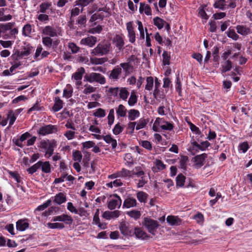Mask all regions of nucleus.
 <instances>
[{
    "mask_svg": "<svg viewBox=\"0 0 252 252\" xmlns=\"http://www.w3.org/2000/svg\"><path fill=\"white\" fill-rule=\"evenodd\" d=\"M133 178L136 182L137 188H142L148 182V178L140 166L135 167L132 170Z\"/></svg>",
    "mask_w": 252,
    "mask_h": 252,
    "instance_id": "1",
    "label": "nucleus"
},
{
    "mask_svg": "<svg viewBox=\"0 0 252 252\" xmlns=\"http://www.w3.org/2000/svg\"><path fill=\"white\" fill-rule=\"evenodd\" d=\"M84 81H87L90 83L96 82L101 85H103L106 83L105 78L100 73L92 72L90 74H86L84 76Z\"/></svg>",
    "mask_w": 252,
    "mask_h": 252,
    "instance_id": "2",
    "label": "nucleus"
},
{
    "mask_svg": "<svg viewBox=\"0 0 252 252\" xmlns=\"http://www.w3.org/2000/svg\"><path fill=\"white\" fill-rule=\"evenodd\" d=\"M111 48L109 43H99L93 50L92 54L95 56H103L109 53Z\"/></svg>",
    "mask_w": 252,
    "mask_h": 252,
    "instance_id": "3",
    "label": "nucleus"
},
{
    "mask_svg": "<svg viewBox=\"0 0 252 252\" xmlns=\"http://www.w3.org/2000/svg\"><path fill=\"white\" fill-rule=\"evenodd\" d=\"M143 225L147 229L148 232L153 235H155L156 229L159 225L157 220L148 218L144 219Z\"/></svg>",
    "mask_w": 252,
    "mask_h": 252,
    "instance_id": "4",
    "label": "nucleus"
},
{
    "mask_svg": "<svg viewBox=\"0 0 252 252\" xmlns=\"http://www.w3.org/2000/svg\"><path fill=\"white\" fill-rule=\"evenodd\" d=\"M112 41L114 47L116 48V54H118L124 50L125 43L122 35H116L113 37Z\"/></svg>",
    "mask_w": 252,
    "mask_h": 252,
    "instance_id": "5",
    "label": "nucleus"
},
{
    "mask_svg": "<svg viewBox=\"0 0 252 252\" xmlns=\"http://www.w3.org/2000/svg\"><path fill=\"white\" fill-rule=\"evenodd\" d=\"M58 131V127L55 125H48L41 127L37 133L41 135H46Z\"/></svg>",
    "mask_w": 252,
    "mask_h": 252,
    "instance_id": "6",
    "label": "nucleus"
},
{
    "mask_svg": "<svg viewBox=\"0 0 252 252\" xmlns=\"http://www.w3.org/2000/svg\"><path fill=\"white\" fill-rule=\"evenodd\" d=\"M113 197L114 198L110 200L107 202V207L111 210H114L117 208L119 209L122 202V199L118 195L114 194Z\"/></svg>",
    "mask_w": 252,
    "mask_h": 252,
    "instance_id": "7",
    "label": "nucleus"
},
{
    "mask_svg": "<svg viewBox=\"0 0 252 252\" xmlns=\"http://www.w3.org/2000/svg\"><path fill=\"white\" fill-rule=\"evenodd\" d=\"M119 229L121 233L124 236H131L133 234V228L126 221L120 223Z\"/></svg>",
    "mask_w": 252,
    "mask_h": 252,
    "instance_id": "8",
    "label": "nucleus"
},
{
    "mask_svg": "<svg viewBox=\"0 0 252 252\" xmlns=\"http://www.w3.org/2000/svg\"><path fill=\"white\" fill-rule=\"evenodd\" d=\"M207 158V155L205 153L195 156L193 159V166L197 169L200 168L204 165L205 160Z\"/></svg>",
    "mask_w": 252,
    "mask_h": 252,
    "instance_id": "9",
    "label": "nucleus"
},
{
    "mask_svg": "<svg viewBox=\"0 0 252 252\" xmlns=\"http://www.w3.org/2000/svg\"><path fill=\"white\" fill-rule=\"evenodd\" d=\"M52 221H63L66 224H70L72 223L73 219L70 216L66 214H63L61 216L54 217L52 219Z\"/></svg>",
    "mask_w": 252,
    "mask_h": 252,
    "instance_id": "10",
    "label": "nucleus"
},
{
    "mask_svg": "<svg viewBox=\"0 0 252 252\" xmlns=\"http://www.w3.org/2000/svg\"><path fill=\"white\" fill-rule=\"evenodd\" d=\"M56 141L55 140L50 141L49 140H42L40 141L39 147L44 149L45 152L50 149L52 147H56Z\"/></svg>",
    "mask_w": 252,
    "mask_h": 252,
    "instance_id": "11",
    "label": "nucleus"
},
{
    "mask_svg": "<svg viewBox=\"0 0 252 252\" xmlns=\"http://www.w3.org/2000/svg\"><path fill=\"white\" fill-rule=\"evenodd\" d=\"M42 33L50 37H55L57 35V30L50 26H47L43 28L42 30Z\"/></svg>",
    "mask_w": 252,
    "mask_h": 252,
    "instance_id": "12",
    "label": "nucleus"
},
{
    "mask_svg": "<svg viewBox=\"0 0 252 252\" xmlns=\"http://www.w3.org/2000/svg\"><path fill=\"white\" fill-rule=\"evenodd\" d=\"M96 42L97 38L96 37L90 36L82 39L80 41V43L82 45L93 47Z\"/></svg>",
    "mask_w": 252,
    "mask_h": 252,
    "instance_id": "13",
    "label": "nucleus"
},
{
    "mask_svg": "<svg viewBox=\"0 0 252 252\" xmlns=\"http://www.w3.org/2000/svg\"><path fill=\"white\" fill-rule=\"evenodd\" d=\"M120 215V212L118 210H115L112 212L106 211L103 213L102 217L106 220H109L112 219L117 218Z\"/></svg>",
    "mask_w": 252,
    "mask_h": 252,
    "instance_id": "14",
    "label": "nucleus"
},
{
    "mask_svg": "<svg viewBox=\"0 0 252 252\" xmlns=\"http://www.w3.org/2000/svg\"><path fill=\"white\" fill-rule=\"evenodd\" d=\"M126 29L128 33L129 42L131 43H134L135 41V34L131 22L127 23Z\"/></svg>",
    "mask_w": 252,
    "mask_h": 252,
    "instance_id": "15",
    "label": "nucleus"
},
{
    "mask_svg": "<svg viewBox=\"0 0 252 252\" xmlns=\"http://www.w3.org/2000/svg\"><path fill=\"white\" fill-rule=\"evenodd\" d=\"M133 234H135L136 238L142 240L147 239L148 238H150V236L148 235L141 228H135L134 231L133 232Z\"/></svg>",
    "mask_w": 252,
    "mask_h": 252,
    "instance_id": "16",
    "label": "nucleus"
},
{
    "mask_svg": "<svg viewBox=\"0 0 252 252\" xmlns=\"http://www.w3.org/2000/svg\"><path fill=\"white\" fill-rule=\"evenodd\" d=\"M122 73L121 67L117 66L111 71L109 77L110 79L116 80L119 78V76Z\"/></svg>",
    "mask_w": 252,
    "mask_h": 252,
    "instance_id": "17",
    "label": "nucleus"
},
{
    "mask_svg": "<svg viewBox=\"0 0 252 252\" xmlns=\"http://www.w3.org/2000/svg\"><path fill=\"white\" fill-rule=\"evenodd\" d=\"M136 205L137 202L135 198L133 197H127L124 200L123 207L129 208L130 207H135Z\"/></svg>",
    "mask_w": 252,
    "mask_h": 252,
    "instance_id": "18",
    "label": "nucleus"
},
{
    "mask_svg": "<svg viewBox=\"0 0 252 252\" xmlns=\"http://www.w3.org/2000/svg\"><path fill=\"white\" fill-rule=\"evenodd\" d=\"M166 220L171 225H178L181 223V220L179 218L173 216H168Z\"/></svg>",
    "mask_w": 252,
    "mask_h": 252,
    "instance_id": "19",
    "label": "nucleus"
},
{
    "mask_svg": "<svg viewBox=\"0 0 252 252\" xmlns=\"http://www.w3.org/2000/svg\"><path fill=\"white\" fill-rule=\"evenodd\" d=\"M102 139L107 143L111 144L112 149H115L116 148L117 146V141L113 139L111 135L102 136Z\"/></svg>",
    "mask_w": 252,
    "mask_h": 252,
    "instance_id": "20",
    "label": "nucleus"
},
{
    "mask_svg": "<svg viewBox=\"0 0 252 252\" xmlns=\"http://www.w3.org/2000/svg\"><path fill=\"white\" fill-rule=\"evenodd\" d=\"M15 23L14 22H9L6 24H0V32L1 33H5L7 31L10 30L13 27Z\"/></svg>",
    "mask_w": 252,
    "mask_h": 252,
    "instance_id": "21",
    "label": "nucleus"
},
{
    "mask_svg": "<svg viewBox=\"0 0 252 252\" xmlns=\"http://www.w3.org/2000/svg\"><path fill=\"white\" fill-rule=\"evenodd\" d=\"M66 200L65 195L62 192H60L55 196L53 201L57 204L61 205L65 202Z\"/></svg>",
    "mask_w": 252,
    "mask_h": 252,
    "instance_id": "22",
    "label": "nucleus"
},
{
    "mask_svg": "<svg viewBox=\"0 0 252 252\" xmlns=\"http://www.w3.org/2000/svg\"><path fill=\"white\" fill-rule=\"evenodd\" d=\"M237 32L238 33L243 35H248L250 32V29L246 26L238 25L236 27Z\"/></svg>",
    "mask_w": 252,
    "mask_h": 252,
    "instance_id": "23",
    "label": "nucleus"
},
{
    "mask_svg": "<svg viewBox=\"0 0 252 252\" xmlns=\"http://www.w3.org/2000/svg\"><path fill=\"white\" fill-rule=\"evenodd\" d=\"M85 72V70L84 68L82 67H80L72 74V78H74V80H81Z\"/></svg>",
    "mask_w": 252,
    "mask_h": 252,
    "instance_id": "24",
    "label": "nucleus"
},
{
    "mask_svg": "<svg viewBox=\"0 0 252 252\" xmlns=\"http://www.w3.org/2000/svg\"><path fill=\"white\" fill-rule=\"evenodd\" d=\"M139 11L140 13L144 12L145 14L148 16L152 15L151 9L150 6L142 2L140 3Z\"/></svg>",
    "mask_w": 252,
    "mask_h": 252,
    "instance_id": "25",
    "label": "nucleus"
},
{
    "mask_svg": "<svg viewBox=\"0 0 252 252\" xmlns=\"http://www.w3.org/2000/svg\"><path fill=\"white\" fill-rule=\"evenodd\" d=\"M63 107V101L59 97H56L55 99V104L53 107V110L55 112L60 110Z\"/></svg>",
    "mask_w": 252,
    "mask_h": 252,
    "instance_id": "26",
    "label": "nucleus"
},
{
    "mask_svg": "<svg viewBox=\"0 0 252 252\" xmlns=\"http://www.w3.org/2000/svg\"><path fill=\"white\" fill-rule=\"evenodd\" d=\"M118 172V176L120 177L126 178L132 177V171H129L126 168H123L121 171Z\"/></svg>",
    "mask_w": 252,
    "mask_h": 252,
    "instance_id": "27",
    "label": "nucleus"
},
{
    "mask_svg": "<svg viewBox=\"0 0 252 252\" xmlns=\"http://www.w3.org/2000/svg\"><path fill=\"white\" fill-rule=\"evenodd\" d=\"M192 144L194 147H196L197 149H199L201 151L205 150L210 145V143L207 141L202 142L200 144H199L195 141Z\"/></svg>",
    "mask_w": 252,
    "mask_h": 252,
    "instance_id": "28",
    "label": "nucleus"
},
{
    "mask_svg": "<svg viewBox=\"0 0 252 252\" xmlns=\"http://www.w3.org/2000/svg\"><path fill=\"white\" fill-rule=\"evenodd\" d=\"M29 227V223L24 220H19L16 223V227L18 230L24 231Z\"/></svg>",
    "mask_w": 252,
    "mask_h": 252,
    "instance_id": "29",
    "label": "nucleus"
},
{
    "mask_svg": "<svg viewBox=\"0 0 252 252\" xmlns=\"http://www.w3.org/2000/svg\"><path fill=\"white\" fill-rule=\"evenodd\" d=\"M140 113L137 110L131 109L128 112V118L130 121H133L139 116Z\"/></svg>",
    "mask_w": 252,
    "mask_h": 252,
    "instance_id": "30",
    "label": "nucleus"
},
{
    "mask_svg": "<svg viewBox=\"0 0 252 252\" xmlns=\"http://www.w3.org/2000/svg\"><path fill=\"white\" fill-rule=\"evenodd\" d=\"M116 113L118 117H125L126 116V109L122 104H120L116 109Z\"/></svg>",
    "mask_w": 252,
    "mask_h": 252,
    "instance_id": "31",
    "label": "nucleus"
},
{
    "mask_svg": "<svg viewBox=\"0 0 252 252\" xmlns=\"http://www.w3.org/2000/svg\"><path fill=\"white\" fill-rule=\"evenodd\" d=\"M121 67H122L126 73L129 74L132 72L133 67L131 65L129 62L122 63L120 64Z\"/></svg>",
    "mask_w": 252,
    "mask_h": 252,
    "instance_id": "32",
    "label": "nucleus"
},
{
    "mask_svg": "<svg viewBox=\"0 0 252 252\" xmlns=\"http://www.w3.org/2000/svg\"><path fill=\"white\" fill-rule=\"evenodd\" d=\"M41 167L40 168L42 171L45 173H48L51 172V165L49 161L43 162L41 161Z\"/></svg>",
    "mask_w": 252,
    "mask_h": 252,
    "instance_id": "33",
    "label": "nucleus"
},
{
    "mask_svg": "<svg viewBox=\"0 0 252 252\" xmlns=\"http://www.w3.org/2000/svg\"><path fill=\"white\" fill-rule=\"evenodd\" d=\"M32 28L31 25L27 24L25 25L23 28L22 34L24 36L30 37V34L32 33Z\"/></svg>",
    "mask_w": 252,
    "mask_h": 252,
    "instance_id": "34",
    "label": "nucleus"
},
{
    "mask_svg": "<svg viewBox=\"0 0 252 252\" xmlns=\"http://www.w3.org/2000/svg\"><path fill=\"white\" fill-rule=\"evenodd\" d=\"M154 24L158 29H161L165 23V21L158 17H156L153 19Z\"/></svg>",
    "mask_w": 252,
    "mask_h": 252,
    "instance_id": "35",
    "label": "nucleus"
},
{
    "mask_svg": "<svg viewBox=\"0 0 252 252\" xmlns=\"http://www.w3.org/2000/svg\"><path fill=\"white\" fill-rule=\"evenodd\" d=\"M226 1L225 0H216L213 6L215 8H219L221 10H224L226 5Z\"/></svg>",
    "mask_w": 252,
    "mask_h": 252,
    "instance_id": "36",
    "label": "nucleus"
},
{
    "mask_svg": "<svg viewBox=\"0 0 252 252\" xmlns=\"http://www.w3.org/2000/svg\"><path fill=\"white\" fill-rule=\"evenodd\" d=\"M148 194L144 191H140L137 193V198L141 202H146Z\"/></svg>",
    "mask_w": 252,
    "mask_h": 252,
    "instance_id": "37",
    "label": "nucleus"
},
{
    "mask_svg": "<svg viewBox=\"0 0 252 252\" xmlns=\"http://www.w3.org/2000/svg\"><path fill=\"white\" fill-rule=\"evenodd\" d=\"M147 84L145 86V89L148 91H151L154 86V78L152 76H149L146 78Z\"/></svg>",
    "mask_w": 252,
    "mask_h": 252,
    "instance_id": "38",
    "label": "nucleus"
},
{
    "mask_svg": "<svg viewBox=\"0 0 252 252\" xmlns=\"http://www.w3.org/2000/svg\"><path fill=\"white\" fill-rule=\"evenodd\" d=\"M186 177L182 174H179L176 177V186L182 187L184 185Z\"/></svg>",
    "mask_w": 252,
    "mask_h": 252,
    "instance_id": "39",
    "label": "nucleus"
},
{
    "mask_svg": "<svg viewBox=\"0 0 252 252\" xmlns=\"http://www.w3.org/2000/svg\"><path fill=\"white\" fill-rule=\"evenodd\" d=\"M86 16L85 15H82L79 16L77 21V24L79 25V27L81 28L86 27Z\"/></svg>",
    "mask_w": 252,
    "mask_h": 252,
    "instance_id": "40",
    "label": "nucleus"
},
{
    "mask_svg": "<svg viewBox=\"0 0 252 252\" xmlns=\"http://www.w3.org/2000/svg\"><path fill=\"white\" fill-rule=\"evenodd\" d=\"M42 42L43 44L47 48H50L52 46L53 39L50 36H45L42 38Z\"/></svg>",
    "mask_w": 252,
    "mask_h": 252,
    "instance_id": "41",
    "label": "nucleus"
},
{
    "mask_svg": "<svg viewBox=\"0 0 252 252\" xmlns=\"http://www.w3.org/2000/svg\"><path fill=\"white\" fill-rule=\"evenodd\" d=\"M95 91L96 88L90 85L86 84L84 85V89L83 92L84 94H88L95 92Z\"/></svg>",
    "mask_w": 252,
    "mask_h": 252,
    "instance_id": "42",
    "label": "nucleus"
},
{
    "mask_svg": "<svg viewBox=\"0 0 252 252\" xmlns=\"http://www.w3.org/2000/svg\"><path fill=\"white\" fill-rule=\"evenodd\" d=\"M148 121L144 119H140L137 122H136V126L135 128L136 130H139L144 128L147 124Z\"/></svg>",
    "mask_w": 252,
    "mask_h": 252,
    "instance_id": "43",
    "label": "nucleus"
},
{
    "mask_svg": "<svg viewBox=\"0 0 252 252\" xmlns=\"http://www.w3.org/2000/svg\"><path fill=\"white\" fill-rule=\"evenodd\" d=\"M137 101V96L134 91L131 93L130 97L128 101V104L129 106H133Z\"/></svg>",
    "mask_w": 252,
    "mask_h": 252,
    "instance_id": "44",
    "label": "nucleus"
},
{
    "mask_svg": "<svg viewBox=\"0 0 252 252\" xmlns=\"http://www.w3.org/2000/svg\"><path fill=\"white\" fill-rule=\"evenodd\" d=\"M129 95V92L126 88H122L119 91L120 97L123 100H126Z\"/></svg>",
    "mask_w": 252,
    "mask_h": 252,
    "instance_id": "45",
    "label": "nucleus"
},
{
    "mask_svg": "<svg viewBox=\"0 0 252 252\" xmlns=\"http://www.w3.org/2000/svg\"><path fill=\"white\" fill-rule=\"evenodd\" d=\"M48 227L51 229H63L64 227V225L63 223L55 222V223H51L48 222L47 224Z\"/></svg>",
    "mask_w": 252,
    "mask_h": 252,
    "instance_id": "46",
    "label": "nucleus"
},
{
    "mask_svg": "<svg viewBox=\"0 0 252 252\" xmlns=\"http://www.w3.org/2000/svg\"><path fill=\"white\" fill-rule=\"evenodd\" d=\"M32 49V46L29 45L26 46L24 48L23 50L20 52V56L21 57L29 56L31 54Z\"/></svg>",
    "mask_w": 252,
    "mask_h": 252,
    "instance_id": "47",
    "label": "nucleus"
},
{
    "mask_svg": "<svg viewBox=\"0 0 252 252\" xmlns=\"http://www.w3.org/2000/svg\"><path fill=\"white\" fill-rule=\"evenodd\" d=\"M232 68V62L230 60H227L222 66L221 72H225L230 70Z\"/></svg>",
    "mask_w": 252,
    "mask_h": 252,
    "instance_id": "48",
    "label": "nucleus"
},
{
    "mask_svg": "<svg viewBox=\"0 0 252 252\" xmlns=\"http://www.w3.org/2000/svg\"><path fill=\"white\" fill-rule=\"evenodd\" d=\"M163 64L164 65H169L170 63V55L167 51H164L162 54Z\"/></svg>",
    "mask_w": 252,
    "mask_h": 252,
    "instance_id": "49",
    "label": "nucleus"
},
{
    "mask_svg": "<svg viewBox=\"0 0 252 252\" xmlns=\"http://www.w3.org/2000/svg\"><path fill=\"white\" fill-rule=\"evenodd\" d=\"M93 1L94 0H77L75 2L76 5L85 7Z\"/></svg>",
    "mask_w": 252,
    "mask_h": 252,
    "instance_id": "50",
    "label": "nucleus"
},
{
    "mask_svg": "<svg viewBox=\"0 0 252 252\" xmlns=\"http://www.w3.org/2000/svg\"><path fill=\"white\" fill-rule=\"evenodd\" d=\"M160 128L163 130H171L173 128V125L170 123L163 121V124L160 126Z\"/></svg>",
    "mask_w": 252,
    "mask_h": 252,
    "instance_id": "51",
    "label": "nucleus"
},
{
    "mask_svg": "<svg viewBox=\"0 0 252 252\" xmlns=\"http://www.w3.org/2000/svg\"><path fill=\"white\" fill-rule=\"evenodd\" d=\"M127 214L131 218L136 220L140 217L141 213L138 211L133 210L127 212Z\"/></svg>",
    "mask_w": 252,
    "mask_h": 252,
    "instance_id": "52",
    "label": "nucleus"
},
{
    "mask_svg": "<svg viewBox=\"0 0 252 252\" xmlns=\"http://www.w3.org/2000/svg\"><path fill=\"white\" fill-rule=\"evenodd\" d=\"M108 118V124L109 125L111 126L114 121V109H110L108 116L107 117Z\"/></svg>",
    "mask_w": 252,
    "mask_h": 252,
    "instance_id": "53",
    "label": "nucleus"
},
{
    "mask_svg": "<svg viewBox=\"0 0 252 252\" xmlns=\"http://www.w3.org/2000/svg\"><path fill=\"white\" fill-rule=\"evenodd\" d=\"M123 129L124 127L122 126L120 123H118L115 126L113 129V132L115 135H118L123 131Z\"/></svg>",
    "mask_w": 252,
    "mask_h": 252,
    "instance_id": "54",
    "label": "nucleus"
},
{
    "mask_svg": "<svg viewBox=\"0 0 252 252\" xmlns=\"http://www.w3.org/2000/svg\"><path fill=\"white\" fill-rule=\"evenodd\" d=\"M51 203V200L50 199L48 200L46 202L43 203V204L38 206L35 210V211H40L44 210L46 208H47Z\"/></svg>",
    "mask_w": 252,
    "mask_h": 252,
    "instance_id": "55",
    "label": "nucleus"
},
{
    "mask_svg": "<svg viewBox=\"0 0 252 252\" xmlns=\"http://www.w3.org/2000/svg\"><path fill=\"white\" fill-rule=\"evenodd\" d=\"M73 160L78 162L81 161L82 158V155L80 151H76L73 153Z\"/></svg>",
    "mask_w": 252,
    "mask_h": 252,
    "instance_id": "56",
    "label": "nucleus"
},
{
    "mask_svg": "<svg viewBox=\"0 0 252 252\" xmlns=\"http://www.w3.org/2000/svg\"><path fill=\"white\" fill-rule=\"evenodd\" d=\"M7 118L9 120V126L12 125L16 119L13 111L11 110L9 112L7 115Z\"/></svg>",
    "mask_w": 252,
    "mask_h": 252,
    "instance_id": "57",
    "label": "nucleus"
},
{
    "mask_svg": "<svg viewBox=\"0 0 252 252\" xmlns=\"http://www.w3.org/2000/svg\"><path fill=\"white\" fill-rule=\"evenodd\" d=\"M75 132L74 130H67L64 134V136L69 140L75 137Z\"/></svg>",
    "mask_w": 252,
    "mask_h": 252,
    "instance_id": "58",
    "label": "nucleus"
},
{
    "mask_svg": "<svg viewBox=\"0 0 252 252\" xmlns=\"http://www.w3.org/2000/svg\"><path fill=\"white\" fill-rule=\"evenodd\" d=\"M51 6L49 3H42L40 5V12L41 13H45L46 10L48 9Z\"/></svg>",
    "mask_w": 252,
    "mask_h": 252,
    "instance_id": "59",
    "label": "nucleus"
},
{
    "mask_svg": "<svg viewBox=\"0 0 252 252\" xmlns=\"http://www.w3.org/2000/svg\"><path fill=\"white\" fill-rule=\"evenodd\" d=\"M94 116L97 117H103L105 116V110L102 108H98L94 114Z\"/></svg>",
    "mask_w": 252,
    "mask_h": 252,
    "instance_id": "60",
    "label": "nucleus"
},
{
    "mask_svg": "<svg viewBox=\"0 0 252 252\" xmlns=\"http://www.w3.org/2000/svg\"><path fill=\"white\" fill-rule=\"evenodd\" d=\"M249 148L247 142H244L239 146V149L244 153H246Z\"/></svg>",
    "mask_w": 252,
    "mask_h": 252,
    "instance_id": "61",
    "label": "nucleus"
},
{
    "mask_svg": "<svg viewBox=\"0 0 252 252\" xmlns=\"http://www.w3.org/2000/svg\"><path fill=\"white\" fill-rule=\"evenodd\" d=\"M102 27L100 25H98L96 27L91 29L89 31V32L92 33V34H94V33H99L102 31Z\"/></svg>",
    "mask_w": 252,
    "mask_h": 252,
    "instance_id": "62",
    "label": "nucleus"
},
{
    "mask_svg": "<svg viewBox=\"0 0 252 252\" xmlns=\"http://www.w3.org/2000/svg\"><path fill=\"white\" fill-rule=\"evenodd\" d=\"M68 47L71 50V51L73 54L76 53L79 49V47H78L75 43L72 42L69 43L68 44Z\"/></svg>",
    "mask_w": 252,
    "mask_h": 252,
    "instance_id": "63",
    "label": "nucleus"
},
{
    "mask_svg": "<svg viewBox=\"0 0 252 252\" xmlns=\"http://www.w3.org/2000/svg\"><path fill=\"white\" fill-rule=\"evenodd\" d=\"M153 95L157 99H162L164 97V95L161 93L158 89H155Z\"/></svg>",
    "mask_w": 252,
    "mask_h": 252,
    "instance_id": "64",
    "label": "nucleus"
}]
</instances>
